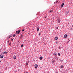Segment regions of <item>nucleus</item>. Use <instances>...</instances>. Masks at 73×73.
Returning <instances> with one entry per match:
<instances>
[{"mask_svg":"<svg viewBox=\"0 0 73 73\" xmlns=\"http://www.w3.org/2000/svg\"><path fill=\"white\" fill-rule=\"evenodd\" d=\"M20 30H18L16 31V34H19V33H20Z\"/></svg>","mask_w":73,"mask_h":73,"instance_id":"f257e3e1","label":"nucleus"},{"mask_svg":"<svg viewBox=\"0 0 73 73\" xmlns=\"http://www.w3.org/2000/svg\"><path fill=\"white\" fill-rule=\"evenodd\" d=\"M35 69H37V68L38 67V65L37 64H35Z\"/></svg>","mask_w":73,"mask_h":73,"instance_id":"f03ea898","label":"nucleus"},{"mask_svg":"<svg viewBox=\"0 0 73 73\" xmlns=\"http://www.w3.org/2000/svg\"><path fill=\"white\" fill-rule=\"evenodd\" d=\"M56 21L57 22V23H60V19H59L57 20Z\"/></svg>","mask_w":73,"mask_h":73,"instance_id":"7ed1b4c3","label":"nucleus"},{"mask_svg":"<svg viewBox=\"0 0 73 73\" xmlns=\"http://www.w3.org/2000/svg\"><path fill=\"white\" fill-rule=\"evenodd\" d=\"M3 57H4V55H2L1 56V55H0V58H3Z\"/></svg>","mask_w":73,"mask_h":73,"instance_id":"20e7f679","label":"nucleus"},{"mask_svg":"<svg viewBox=\"0 0 73 73\" xmlns=\"http://www.w3.org/2000/svg\"><path fill=\"white\" fill-rule=\"evenodd\" d=\"M64 3H62L61 4V7L62 8V7H63V6H64Z\"/></svg>","mask_w":73,"mask_h":73,"instance_id":"39448f33","label":"nucleus"},{"mask_svg":"<svg viewBox=\"0 0 73 73\" xmlns=\"http://www.w3.org/2000/svg\"><path fill=\"white\" fill-rule=\"evenodd\" d=\"M68 13L69 11H66L65 13V15H67V14H68Z\"/></svg>","mask_w":73,"mask_h":73,"instance_id":"423d86ee","label":"nucleus"},{"mask_svg":"<svg viewBox=\"0 0 73 73\" xmlns=\"http://www.w3.org/2000/svg\"><path fill=\"white\" fill-rule=\"evenodd\" d=\"M53 54L54 56H56L57 55V53L56 52H54Z\"/></svg>","mask_w":73,"mask_h":73,"instance_id":"0eeeda50","label":"nucleus"},{"mask_svg":"<svg viewBox=\"0 0 73 73\" xmlns=\"http://www.w3.org/2000/svg\"><path fill=\"white\" fill-rule=\"evenodd\" d=\"M36 29H37V32H38V31H39V28L38 27H37Z\"/></svg>","mask_w":73,"mask_h":73,"instance_id":"6e6552de","label":"nucleus"},{"mask_svg":"<svg viewBox=\"0 0 73 73\" xmlns=\"http://www.w3.org/2000/svg\"><path fill=\"white\" fill-rule=\"evenodd\" d=\"M58 39V37H56L55 38H54V40H57Z\"/></svg>","mask_w":73,"mask_h":73,"instance_id":"1a4fd4ad","label":"nucleus"},{"mask_svg":"<svg viewBox=\"0 0 73 73\" xmlns=\"http://www.w3.org/2000/svg\"><path fill=\"white\" fill-rule=\"evenodd\" d=\"M55 61L54 60V59H53L52 60V62H53V63H54V62H55Z\"/></svg>","mask_w":73,"mask_h":73,"instance_id":"9d476101","label":"nucleus"},{"mask_svg":"<svg viewBox=\"0 0 73 73\" xmlns=\"http://www.w3.org/2000/svg\"><path fill=\"white\" fill-rule=\"evenodd\" d=\"M64 37H68V35L66 34L64 35Z\"/></svg>","mask_w":73,"mask_h":73,"instance_id":"9b49d317","label":"nucleus"},{"mask_svg":"<svg viewBox=\"0 0 73 73\" xmlns=\"http://www.w3.org/2000/svg\"><path fill=\"white\" fill-rule=\"evenodd\" d=\"M64 67V66H63V65H61L60 67V68H62Z\"/></svg>","mask_w":73,"mask_h":73,"instance_id":"f8f14e48","label":"nucleus"},{"mask_svg":"<svg viewBox=\"0 0 73 73\" xmlns=\"http://www.w3.org/2000/svg\"><path fill=\"white\" fill-rule=\"evenodd\" d=\"M13 58H14V59H16V56H13Z\"/></svg>","mask_w":73,"mask_h":73,"instance_id":"ddd939ff","label":"nucleus"},{"mask_svg":"<svg viewBox=\"0 0 73 73\" xmlns=\"http://www.w3.org/2000/svg\"><path fill=\"white\" fill-rule=\"evenodd\" d=\"M7 52H3V54H7Z\"/></svg>","mask_w":73,"mask_h":73,"instance_id":"4468645a","label":"nucleus"},{"mask_svg":"<svg viewBox=\"0 0 73 73\" xmlns=\"http://www.w3.org/2000/svg\"><path fill=\"white\" fill-rule=\"evenodd\" d=\"M53 10H51L50 12H49V13H52V12H53Z\"/></svg>","mask_w":73,"mask_h":73,"instance_id":"2eb2a0df","label":"nucleus"},{"mask_svg":"<svg viewBox=\"0 0 73 73\" xmlns=\"http://www.w3.org/2000/svg\"><path fill=\"white\" fill-rule=\"evenodd\" d=\"M42 57H40L39 58V59H40V60H42Z\"/></svg>","mask_w":73,"mask_h":73,"instance_id":"dca6fc26","label":"nucleus"},{"mask_svg":"<svg viewBox=\"0 0 73 73\" xmlns=\"http://www.w3.org/2000/svg\"><path fill=\"white\" fill-rule=\"evenodd\" d=\"M23 46H24V45L23 44H22L21 46V47H23Z\"/></svg>","mask_w":73,"mask_h":73,"instance_id":"f3484780","label":"nucleus"},{"mask_svg":"<svg viewBox=\"0 0 73 73\" xmlns=\"http://www.w3.org/2000/svg\"><path fill=\"white\" fill-rule=\"evenodd\" d=\"M56 44H58V41H56Z\"/></svg>","mask_w":73,"mask_h":73,"instance_id":"a211bd4d","label":"nucleus"},{"mask_svg":"<svg viewBox=\"0 0 73 73\" xmlns=\"http://www.w3.org/2000/svg\"><path fill=\"white\" fill-rule=\"evenodd\" d=\"M12 35H9V37H12Z\"/></svg>","mask_w":73,"mask_h":73,"instance_id":"6ab92c4d","label":"nucleus"},{"mask_svg":"<svg viewBox=\"0 0 73 73\" xmlns=\"http://www.w3.org/2000/svg\"><path fill=\"white\" fill-rule=\"evenodd\" d=\"M13 37H15V36H16V35L15 34H14L13 36Z\"/></svg>","mask_w":73,"mask_h":73,"instance_id":"aec40b11","label":"nucleus"},{"mask_svg":"<svg viewBox=\"0 0 73 73\" xmlns=\"http://www.w3.org/2000/svg\"><path fill=\"white\" fill-rule=\"evenodd\" d=\"M21 37H24V35H21Z\"/></svg>","mask_w":73,"mask_h":73,"instance_id":"412c9836","label":"nucleus"},{"mask_svg":"<svg viewBox=\"0 0 73 73\" xmlns=\"http://www.w3.org/2000/svg\"><path fill=\"white\" fill-rule=\"evenodd\" d=\"M58 56H60V53H58Z\"/></svg>","mask_w":73,"mask_h":73,"instance_id":"4be33fe9","label":"nucleus"},{"mask_svg":"<svg viewBox=\"0 0 73 73\" xmlns=\"http://www.w3.org/2000/svg\"><path fill=\"white\" fill-rule=\"evenodd\" d=\"M26 65H28V62H27L26 63Z\"/></svg>","mask_w":73,"mask_h":73,"instance_id":"5701e85b","label":"nucleus"},{"mask_svg":"<svg viewBox=\"0 0 73 73\" xmlns=\"http://www.w3.org/2000/svg\"><path fill=\"white\" fill-rule=\"evenodd\" d=\"M39 36H40V35H41V33H39Z\"/></svg>","mask_w":73,"mask_h":73,"instance_id":"b1692460","label":"nucleus"},{"mask_svg":"<svg viewBox=\"0 0 73 73\" xmlns=\"http://www.w3.org/2000/svg\"><path fill=\"white\" fill-rule=\"evenodd\" d=\"M13 39H14L13 38V39H12L11 40V41H12L13 40Z\"/></svg>","mask_w":73,"mask_h":73,"instance_id":"393cba45","label":"nucleus"},{"mask_svg":"<svg viewBox=\"0 0 73 73\" xmlns=\"http://www.w3.org/2000/svg\"><path fill=\"white\" fill-rule=\"evenodd\" d=\"M24 29H23L22 30V32H23V31H24Z\"/></svg>","mask_w":73,"mask_h":73,"instance_id":"a878e982","label":"nucleus"},{"mask_svg":"<svg viewBox=\"0 0 73 73\" xmlns=\"http://www.w3.org/2000/svg\"><path fill=\"white\" fill-rule=\"evenodd\" d=\"M59 49H61V47L59 46Z\"/></svg>","mask_w":73,"mask_h":73,"instance_id":"bb28decb","label":"nucleus"},{"mask_svg":"<svg viewBox=\"0 0 73 73\" xmlns=\"http://www.w3.org/2000/svg\"><path fill=\"white\" fill-rule=\"evenodd\" d=\"M56 3H58V1H57L56 2Z\"/></svg>","mask_w":73,"mask_h":73,"instance_id":"cd10ccee","label":"nucleus"},{"mask_svg":"<svg viewBox=\"0 0 73 73\" xmlns=\"http://www.w3.org/2000/svg\"><path fill=\"white\" fill-rule=\"evenodd\" d=\"M66 37H64V38H66Z\"/></svg>","mask_w":73,"mask_h":73,"instance_id":"c85d7f7f","label":"nucleus"},{"mask_svg":"<svg viewBox=\"0 0 73 73\" xmlns=\"http://www.w3.org/2000/svg\"><path fill=\"white\" fill-rule=\"evenodd\" d=\"M55 3H56V2H54V4H55Z\"/></svg>","mask_w":73,"mask_h":73,"instance_id":"c756f323","label":"nucleus"},{"mask_svg":"<svg viewBox=\"0 0 73 73\" xmlns=\"http://www.w3.org/2000/svg\"><path fill=\"white\" fill-rule=\"evenodd\" d=\"M1 62V60H0V62Z\"/></svg>","mask_w":73,"mask_h":73,"instance_id":"7c9ffc66","label":"nucleus"},{"mask_svg":"<svg viewBox=\"0 0 73 73\" xmlns=\"http://www.w3.org/2000/svg\"><path fill=\"white\" fill-rule=\"evenodd\" d=\"M56 29H58V27H56Z\"/></svg>","mask_w":73,"mask_h":73,"instance_id":"2f4dec72","label":"nucleus"},{"mask_svg":"<svg viewBox=\"0 0 73 73\" xmlns=\"http://www.w3.org/2000/svg\"><path fill=\"white\" fill-rule=\"evenodd\" d=\"M11 43H10L9 45H11Z\"/></svg>","mask_w":73,"mask_h":73,"instance_id":"473e14b6","label":"nucleus"},{"mask_svg":"<svg viewBox=\"0 0 73 73\" xmlns=\"http://www.w3.org/2000/svg\"><path fill=\"white\" fill-rule=\"evenodd\" d=\"M72 27H73V25L72 26Z\"/></svg>","mask_w":73,"mask_h":73,"instance_id":"72a5a7b5","label":"nucleus"},{"mask_svg":"<svg viewBox=\"0 0 73 73\" xmlns=\"http://www.w3.org/2000/svg\"><path fill=\"white\" fill-rule=\"evenodd\" d=\"M10 37H9V38H10Z\"/></svg>","mask_w":73,"mask_h":73,"instance_id":"f704fd0d","label":"nucleus"},{"mask_svg":"<svg viewBox=\"0 0 73 73\" xmlns=\"http://www.w3.org/2000/svg\"><path fill=\"white\" fill-rule=\"evenodd\" d=\"M8 42H9V41H8Z\"/></svg>","mask_w":73,"mask_h":73,"instance_id":"c9c22d12","label":"nucleus"},{"mask_svg":"<svg viewBox=\"0 0 73 73\" xmlns=\"http://www.w3.org/2000/svg\"><path fill=\"white\" fill-rule=\"evenodd\" d=\"M69 42H68V43Z\"/></svg>","mask_w":73,"mask_h":73,"instance_id":"e433bc0d","label":"nucleus"}]
</instances>
